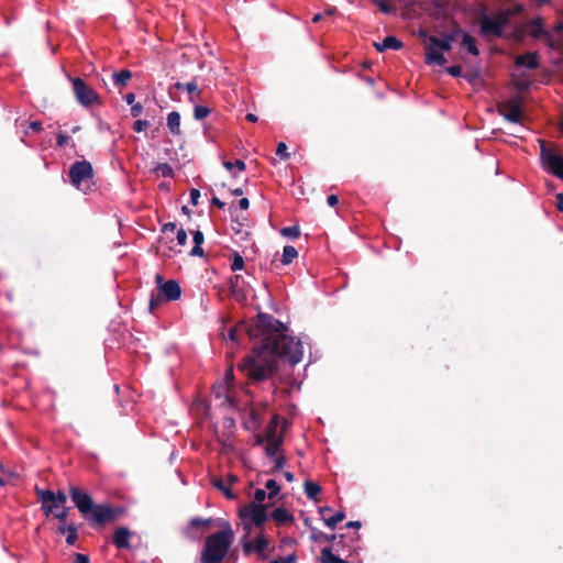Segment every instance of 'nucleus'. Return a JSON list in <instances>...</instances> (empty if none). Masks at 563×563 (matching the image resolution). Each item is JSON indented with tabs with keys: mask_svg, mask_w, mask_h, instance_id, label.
I'll return each instance as SVG.
<instances>
[{
	"mask_svg": "<svg viewBox=\"0 0 563 563\" xmlns=\"http://www.w3.org/2000/svg\"><path fill=\"white\" fill-rule=\"evenodd\" d=\"M175 229H176V224L173 223V222H168V223H165L163 225L162 231L166 233V232H169V231H174Z\"/></svg>",
	"mask_w": 563,
	"mask_h": 563,
	"instance_id": "obj_56",
	"label": "nucleus"
},
{
	"mask_svg": "<svg viewBox=\"0 0 563 563\" xmlns=\"http://www.w3.org/2000/svg\"><path fill=\"white\" fill-rule=\"evenodd\" d=\"M345 518V515L343 511H338L335 515L324 518V523L327 527L333 529L339 522H341Z\"/></svg>",
	"mask_w": 563,
	"mask_h": 563,
	"instance_id": "obj_32",
	"label": "nucleus"
},
{
	"mask_svg": "<svg viewBox=\"0 0 563 563\" xmlns=\"http://www.w3.org/2000/svg\"><path fill=\"white\" fill-rule=\"evenodd\" d=\"M210 113V109L205 106H196L194 111V117L196 120H202L207 118Z\"/></svg>",
	"mask_w": 563,
	"mask_h": 563,
	"instance_id": "obj_35",
	"label": "nucleus"
},
{
	"mask_svg": "<svg viewBox=\"0 0 563 563\" xmlns=\"http://www.w3.org/2000/svg\"><path fill=\"white\" fill-rule=\"evenodd\" d=\"M500 114L509 122L521 124L522 108L519 100L507 101L499 110Z\"/></svg>",
	"mask_w": 563,
	"mask_h": 563,
	"instance_id": "obj_12",
	"label": "nucleus"
},
{
	"mask_svg": "<svg viewBox=\"0 0 563 563\" xmlns=\"http://www.w3.org/2000/svg\"><path fill=\"white\" fill-rule=\"evenodd\" d=\"M200 198V191L198 189H191L190 190V201L194 206L198 205Z\"/></svg>",
	"mask_w": 563,
	"mask_h": 563,
	"instance_id": "obj_49",
	"label": "nucleus"
},
{
	"mask_svg": "<svg viewBox=\"0 0 563 563\" xmlns=\"http://www.w3.org/2000/svg\"><path fill=\"white\" fill-rule=\"evenodd\" d=\"M212 205L217 206L218 208L222 209L224 207V202L221 201L219 198L214 197L212 198Z\"/></svg>",
	"mask_w": 563,
	"mask_h": 563,
	"instance_id": "obj_59",
	"label": "nucleus"
},
{
	"mask_svg": "<svg viewBox=\"0 0 563 563\" xmlns=\"http://www.w3.org/2000/svg\"><path fill=\"white\" fill-rule=\"evenodd\" d=\"M283 443L282 434L277 433V426H271L266 434L265 451L269 457L278 455L279 448Z\"/></svg>",
	"mask_w": 563,
	"mask_h": 563,
	"instance_id": "obj_13",
	"label": "nucleus"
},
{
	"mask_svg": "<svg viewBox=\"0 0 563 563\" xmlns=\"http://www.w3.org/2000/svg\"><path fill=\"white\" fill-rule=\"evenodd\" d=\"M446 71L453 76V77H457L461 75V71H462V68L461 66H451L449 68H446Z\"/></svg>",
	"mask_w": 563,
	"mask_h": 563,
	"instance_id": "obj_51",
	"label": "nucleus"
},
{
	"mask_svg": "<svg viewBox=\"0 0 563 563\" xmlns=\"http://www.w3.org/2000/svg\"><path fill=\"white\" fill-rule=\"evenodd\" d=\"M223 166L232 172L234 167H236L240 172L245 169V163L241 159H236L234 163L232 162H223Z\"/></svg>",
	"mask_w": 563,
	"mask_h": 563,
	"instance_id": "obj_38",
	"label": "nucleus"
},
{
	"mask_svg": "<svg viewBox=\"0 0 563 563\" xmlns=\"http://www.w3.org/2000/svg\"><path fill=\"white\" fill-rule=\"evenodd\" d=\"M186 91L189 93L188 100L192 103L197 102L200 91L195 80L186 84Z\"/></svg>",
	"mask_w": 563,
	"mask_h": 563,
	"instance_id": "obj_31",
	"label": "nucleus"
},
{
	"mask_svg": "<svg viewBox=\"0 0 563 563\" xmlns=\"http://www.w3.org/2000/svg\"><path fill=\"white\" fill-rule=\"evenodd\" d=\"M112 77H113L114 85L117 87H123L131 79L132 73L130 70L124 69L119 73H114L112 75Z\"/></svg>",
	"mask_w": 563,
	"mask_h": 563,
	"instance_id": "obj_25",
	"label": "nucleus"
},
{
	"mask_svg": "<svg viewBox=\"0 0 563 563\" xmlns=\"http://www.w3.org/2000/svg\"><path fill=\"white\" fill-rule=\"evenodd\" d=\"M272 459H273V463H274V465H273V471L274 472L275 471H279L280 468L284 467V465H285V457L284 456L276 455V456H274Z\"/></svg>",
	"mask_w": 563,
	"mask_h": 563,
	"instance_id": "obj_46",
	"label": "nucleus"
},
{
	"mask_svg": "<svg viewBox=\"0 0 563 563\" xmlns=\"http://www.w3.org/2000/svg\"><path fill=\"white\" fill-rule=\"evenodd\" d=\"M167 128L173 135H180V114L177 111H172L168 113Z\"/></svg>",
	"mask_w": 563,
	"mask_h": 563,
	"instance_id": "obj_21",
	"label": "nucleus"
},
{
	"mask_svg": "<svg viewBox=\"0 0 563 563\" xmlns=\"http://www.w3.org/2000/svg\"><path fill=\"white\" fill-rule=\"evenodd\" d=\"M88 515H90V519L98 525L111 521L115 517L112 508L107 505H95Z\"/></svg>",
	"mask_w": 563,
	"mask_h": 563,
	"instance_id": "obj_14",
	"label": "nucleus"
},
{
	"mask_svg": "<svg viewBox=\"0 0 563 563\" xmlns=\"http://www.w3.org/2000/svg\"><path fill=\"white\" fill-rule=\"evenodd\" d=\"M155 280L157 284L158 291L156 295L153 294L151 297V310H154L156 307H158L163 299L167 301H174L180 298L181 289L176 280L169 279L167 282H164L162 275L159 274L156 275Z\"/></svg>",
	"mask_w": 563,
	"mask_h": 563,
	"instance_id": "obj_6",
	"label": "nucleus"
},
{
	"mask_svg": "<svg viewBox=\"0 0 563 563\" xmlns=\"http://www.w3.org/2000/svg\"><path fill=\"white\" fill-rule=\"evenodd\" d=\"M156 172L163 177H170L173 175V168L166 163L159 164L156 167Z\"/></svg>",
	"mask_w": 563,
	"mask_h": 563,
	"instance_id": "obj_40",
	"label": "nucleus"
},
{
	"mask_svg": "<svg viewBox=\"0 0 563 563\" xmlns=\"http://www.w3.org/2000/svg\"><path fill=\"white\" fill-rule=\"evenodd\" d=\"M265 488L268 490V498L273 499L279 493V485L275 479H268L265 483Z\"/></svg>",
	"mask_w": 563,
	"mask_h": 563,
	"instance_id": "obj_33",
	"label": "nucleus"
},
{
	"mask_svg": "<svg viewBox=\"0 0 563 563\" xmlns=\"http://www.w3.org/2000/svg\"><path fill=\"white\" fill-rule=\"evenodd\" d=\"M272 518L279 525H285L294 520L292 515L284 508L275 509L272 512Z\"/></svg>",
	"mask_w": 563,
	"mask_h": 563,
	"instance_id": "obj_23",
	"label": "nucleus"
},
{
	"mask_svg": "<svg viewBox=\"0 0 563 563\" xmlns=\"http://www.w3.org/2000/svg\"><path fill=\"white\" fill-rule=\"evenodd\" d=\"M78 539V534H77V529L76 527L74 526H67V537H66V542L67 544L69 545H73L75 544V542L77 541Z\"/></svg>",
	"mask_w": 563,
	"mask_h": 563,
	"instance_id": "obj_37",
	"label": "nucleus"
},
{
	"mask_svg": "<svg viewBox=\"0 0 563 563\" xmlns=\"http://www.w3.org/2000/svg\"><path fill=\"white\" fill-rule=\"evenodd\" d=\"M346 527L347 528L358 529V528H361V522L360 521H349L346 523Z\"/></svg>",
	"mask_w": 563,
	"mask_h": 563,
	"instance_id": "obj_61",
	"label": "nucleus"
},
{
	"mask_svg": "<svg viewBox=\"0 0 563 563\" xmlns=\"http://www.w3.org/2000/svg\"><path fill=\"white\" fill-rule=\"evenodd\" d=\"M257 330H251V336H262L261 347L254 349L253 354L246 356L240 364L249 377L262 380L269 377L275 367V358L288 363L290 366L298 364L303 355L302 342L286 333V327L271 316L260 314Z\"/></svg>",
	"mask_w": 563,
	"mask_h": 563,
	"instance_id": "obj_1",
	"label": "nucleus"
},
{
	"mask_svg": "<svg viewBox=\"0 0 563 563\" xmlns=\"http://www.w3.org/2000/svg\"><path fill=\"white\" fill-rule=\"evenodd\" d=\"M70 184L82 192H87L92 184L93 169L88 161L75 162L68 172Z\"/></svg>",
	"mask_w": 563,
	"mask_h": 563,
	"instance_id": "obj_5",
	"label": "nucleus"
},
{
	"mask_svg": "<svg viewBox=\"0 0 563 563\" xmlns=\"http://www.w3.org/2000/svg\"><path fill=\"white\" fill-rule=\"evenodd\" d=\"M212 484H213L214 487H217L219 490H221L228 499H234L235 498V495L229 488V484H227L223 479H221V478H213L212 479Z\"/></svg>",
	"mask_w": 563,
	"mask_h": 563,
	"instance_id": "obj_27",
	"label": "nucleus"
},
{
	"mask_svg": "<svg viewBox=\"0 0 563 563\" xmlns=\"http://www.w3.org/2000/svg\"><path fill=\"white\" fill-rule=\"evenodd\" d=\"M426 62L427 64H435L442 66L446 63V58L435 46L431 45L430 42L427 41L426 44Z\"/></svg>",
	"mask_w": 563,
	"mask_h": 563,
	"instance_id": "obj_15",
	"label": "nucleus"
},
{
	"mask_svg": "<svg viewBox=\"0 0 563 563\" xmlns=\"http://www.w3.org/2000/svg\"><path fill=\"white\" fill-rule=\"evenodd\" d=\"M69 140H70L69 136H67L63 132H58L56 134V143H57L58 147H64V146L68 145Z\"/></svg>",
	"mask_w": 563,
	"mask_h": 563,
	"instance_id": "obj_45",
	"label": "nucleus"
},
{
	"mask_svg": "<svg viewBox=\"0 0 563 563\" xmlns=\"http://www.w3.org/2000/svg\"><path fill=\"white\" fill-rule=\"evenodd\" d=\"M320 492L321 487L317 483L310 481L305 483V493L309 499L316 500Z\"/></svg>",
	"mask_w": 563,
	"mask_h": 563,
	"instance_id": "obj_29",
	"label": "nucleus"
},
{
	"mask_svg": "<svg viewBox=\"0 0 563 563\" xmlns=\"http://www.w3.org/2000/svg\"><path fill=\"white\" fill-rule=\"evenodd\" d=\"M427 41L430 42L431 45L435 46L438 49L449 52L452 46L453 37L445 36L443 38H439L437 36H429Z\"/></svg>",
	"mask_w": 563,
	"mask_h": 563,
	"instance_id": "obj_22",
	"label": "nucleus"
},
{
	"mask_svg": "<svg viewBox=\"0 0 563 563\" xmlns=\"http://www.w3.org/2000/svg\"><path fill=\"white\" fill-rule=\"evenodd\" d=\"M69 508L62 506L60 508H55V512H51L55 518L60 521H65L68 516Z\"/></svg>",
	"mask_w": 563,
	"mask_h": 563,
	"instance_id": "obj_39",
	"label": "nucleus"
},
{
	"mask_svg": "<svg viewBox=\"0 0 563 563\" xmlns=\"http://www.w3.org/2000/svg\"><path fill=\"white\" fill-rule=\"evenodd\" d=\"M203 240H205V238H203V233L201 231L197 230L194 232L195 246L190 251L191 256H202L203 255V250L201 247Z\"/></svg>",
	"mask_w": 563,
	"mask_h": 563,
	"instance_id": "obj_24",
	"label": "nucleus"
},
{
	"mask_svg": "<svg viewBox=\"0 0 563 563\" xmlns=\"http://www.w3.org/2000/svg\"><path fill=\"white\" fill-rule=\"evenodd\" d=\"M374 46L378 52H384L386 49H399L402 43L395 36H387L382 43H374Z\"/></svg>",
	"mask_w": 563,
	"mask_h": 563,
	"instance_id": "obj_20",
	"label": "nucleus"
},
{
	"mask_svg": "<svg viewBox=\"0 0 563 563\" xmlns=\"http://www.w3.org/2000/svg\"><path fill=\"white\" fill-rule=\"evenodd\" d=\"M276 154L283 159L289 158V153L287 152V145L284 142L278 143L277 148H276Z\"/></svg>",
	"mask_w": 563,
	"mask_h": 563,
	"instance_id": "obj_43",
	"label": "nucleus"
},
{
	"mask_svg": "<svg viewBox=\"0 0 563 563\" xmlns=\"http://www.w3.org/2000/svg\"><path fill=\"white\" fill-rule=\"evenodd\" d=\"M214 397L221 400V405L236 406L234 375L232 367L228 368L224 378L213 385Z\"/></svg>",
	"mask_w": 563,
	"mask_h": 563,
	"instance_id": "obj_8",
	"label": "nucleus"
},
{
	"mask_svg": "<svg viewBox=\"0 0 563 563\" xmlns=\"http://www.w3.org/2000/svg\"><path fill=\"white\" fill-rule=\"evenodd\" d=\"M211 519H202V518H192L190 520V527L194 528H200V527H207L211 523Z\"/></svg>",
	"mask_w": 563,
	"mask_h": 563,
	"instance_id": "obj_42",
	"label": "nucleus"
},
{
	"mask_svg": "<svg viewBox=\"0 0 563 563\" xmlns=\"http://www.w3.org/2000/svg\"><path fill=\"white\" fill-rule=\"evenodd\" d=\"M239 206H240L241 209L246 210L249 208V206H250L249 199L247 198L240 199Z\"/></svg>",
	"mask_w": 563,
	"mask_h": 563,
	"instance_id": "obj_57",
	"label": "nucleus"
},
{
	"mask_svg": "<svg viewBox=\"0 0 563 563\" xmlns=\"http://www.w3.org/2000/svg\"><path fill=\"white\" fill-rule=\"evenodd\" d=\"M321 562L322 563H347L345 560L340 559L334 555L330 548H324L321 551Z\"/></svg>",
	"mask_w": 563,
	"mask_h": 563,
	"instance_id": "obj_28",
	"label": "nucleus"
},
{
	"mask_svg": "<svg viewBox=\"0 0 563 563\" xmlns=\"http://www.w3.org/2000/svg\"><path fill=\"white\" fill-rule=\"evenodd\" d=\"M280 232L284 236L291 239H296L300 235V230L296 225L283 228Z\"/></svg>",
	"mask_w": 563,
	"mask_h": 563,
	"instance_id": "obj_36",
	"label": "nucleus"
},
{
	"mask_svg": "<svg viewBox=\"0 0 563 563\" xmlns=\"http://www.w3.org/2000/svg\"><path fill=\"white\" fill-rule=\"evenodd\" d=\"M376 5L379 8V10L386 14L395 12V8L388 4L385 0H376Z\"/></svg>",
	"mask_w": 563,
	"mask_h": 563,
	"instance_id": "obj_41",
	"label": "nucleus"
},
{
	"mask_svg": "<svg viewBox=\"0 0 563 563\" xmlns=\"http://www.w3.org/2000/svg\"><path fill=\"white\" fill-rule=\"evenodd\" d=\"M540 161L542 167L563 180V156L560 155L553 144L549 145L544 140L539 139Z\"/></svg>",
	"mask_w": 563,
	"mask_h": 563,
	"instance_id": "obj_4",
	"label": "nucleus"
},
{
	"mask_svg": "<svg viewBox=\"0 0 563 563\" xmlns=\"http://www.w3.org/2000/svg\"><path fill=\"white\" fill-rule=\"evenodd\" d=\"M298 256L296 247L286 245L283 249L282 263L284 265L290 264Z\"/></svg>",
	"mask_w": 563,
	"mask_h": 563,
	"instance_id": "obj_26",
	"label": "nucleus"
},
{
	"mask_svg": "<svg viewBox=\"0 0 563 563\" xmlns=\"http://www.w3.org/2000/svg\"><path fill=\"white\" fill-rule=\"evenodd\" d=\"M517 66L526 67L528 69H536L539 66V58L537 53H527L517 56L515 60Z\"/></svg>",
	"mask_w": 563,
	"mask_h": 563,
	"instance_id": "obj_18",
	"label": "nucleus"
},
{
	"mask_svg": "<svg viewBox=\"0 0 563 563\" xmlns=\"http://www.w3.org/2000/svg\"><path fill=\"white\" fill-rule=\"evenodd\" d=\"M327 202L330 207H334L338 205L339 202V198L338 196L335 195H330L328 198H327Z\"/></svg>",
	"mask_w": 563,
	"mask_h": 563,
	"instance_id": "obj_54",
	"label": "nucleus"
},
{
	"mask_svg": "<svg viewBox=\"0 0 563 563\" xmlns=\"http://www.w3.org/2000/svg\"><path fill=\"white\" fill-rule=\"evenodd\" d=\"M510 13L499 11L493 15L484 14L479 20L481 32L485 37H501L509 22Z\"/></svg>",
	"mask_w": 563,
	"mask_h": 563,
	"instance_id": "obj_7",
	"label": "nucleus"
},
{
	"mask_svg": "<svg viewBox=\"0 0 563 563\" xmlns=\"http://www.w3.org/2000/svg\"><path fill=\"white\" fill-rule=\"evenodd\" d=\"M236 482H238V476H235V475H233V474H230V475L228 476V479H227V482H225V483H227V484H229V485H232V484H234V483H236Z\"/></svg>",
	"mask_w": 563,
	"mask_h": 563,
	"instance_id": "obj_63",
	"label": "nucleus"
},
{
	"mask_svg": "<svg viewBox=\"0 0 563 563\" xmlns=\"http://www.w3.org/2000/svg\"><path fill=\"white\" fill-rule=\"evenodd\" d=\"M130 538H131L130 530L125 527H120L114 531L113 543L119 549H128V548H130V542H129Z\"/></svg>",
	"mask_w": 563,
	"mask_h": 563,
	"instance_id": "obj_16",
	"label": "nucleus"
},
{
	"mask_svg": "<svg viewBox=\"0 0 563 563\" xmlns=\"http://www.w3.org/2000/svg\"><path fill=\"white\" fill-rule=\"evenodd\" d=\"M266 496H268V494H266V490L258 488L255 490L253 503H255L257 505H262V503L265 500Z\"/></svg>",
	"mask_w": 563,
	"mask_h": 563,
	"instance_id": "obj_44",
	"label": "nucleus"
},
{
	"mask_svg": "<svg viewBox=\"0 0 563 563\" xmlns=\"http://www.w3.org/2000/svg\"><path fill=\"white\" fill-rule=\"evenodd\" d=\"M29 129L34 132H38L42 130V123L40 121H33L30 123Z\"/></svg>",
	"mask_w": 563,
	"mask_h": 563,
	"instance_id": "obj_55",
	"label": "nucleus"
},
{
	"mask_svg": "<svg viewBox=\"0 0 563 563\" xmlns=\"http://www.w3.org/2000/svg\"><path fill=\"white\" fill-rule=\"evenodd\" d=\"M556 208L563 211V195L561 194L556 196Z\"/></svg>",
	"mask_w": 563,
	"mask_h": 563,
	"instance_id": "obj_58",
	"label": "nucleus"
},
{
	"mask_svg": "<svg viewBox=\"0 0 563 563\" xmlns=\"http://www.w3.org/2000/svg\"><path fill=\"white\" fill-rule=\"evenodd\" d=\"M239 515L246 537L251 533L253 527L262 528L268 520L266 507L255 503H250L249 505L240 508Z\"/></svg>",
	"mask_w": 563,
	"mask_h": 563,
	"instance_id": "obj_3",
	"label": "nucleus"
},
{
	"mask_svg": "<svg viewBox=\"0 0 563 563\" xmlns=\"http://www.w3.org/2000/svg\"><path fill=\"white\" fill-rule=\"evenodd\" d=\"M36 495L46 516H49L51 512H55V508L65 506L67 501V496L63 492L54 493L48 489H36Z\"/></svg>",
	"mask_w": 563,
	"mask_h": 563,
	"instance_id": "obj_9",
	"label": "nucleus"
},
{
	"mask_svg": "<svg viewBox=\"0 0 563 563\" xmlns=\"http://www.w3.org/2000/svg\"><path fill=\"white\" fill-rule=\"evenodd\" d=\"M150 125V122L146 120H137L133 124V130L135 132H142L144 129H146Z\"/></svg>",
	"mask_w": 563,
	"mask_h": 563,
	"instance_id": "obj_47",
	"label": "nucleus"
},
{
	"mask_svg": "<svg viewBox=\"0 0 563 563\" xmlns=\"http://www.w3.org/2000/svg\"><path fill=\"white\" fill-rule=\"evenodd\" d=\"M295 559H296L295 555L290 554V555H288L286 558H283L282 562H279V563H294Z\"/></svg>",
	"mask_w": 563,
	"mask_h": 563,
	"instance_id": "obj_60",
	"label": "nucleus"
},
{
	"mask_svg": "<svg viewBox=\"0 0 563 563\" xmlns=\"http://www.w3.org/2000/svg\"><path fill=\"white\" fill-rule=\"evenodd\" d=\"M287 384L290 387V389L292 390V389H299L301 382H299L296 378H287Z\"/></svg>",
	"mask_w": 563,
	"mask_h": 563,
	"instance_id": "obj_53",
	"label": "nucleus"
},
{
	"mask_svg": "<svg viewBox=\"0 0 563 563\" xmlns=\"http://www.w3.org/2000/svg\"><path fill=\"white\" fill-rule=\"evenodd\" d=\"M71 82L76 100L81 106L89 107L98 102V93L92 88L87 86V84L81 78H74L71 79Z\"/></svg>",
	"mask_w": 563,
	"mask_h": 563,
	"instance_id": "obj_10",
	"label": "nucleus"
},
{
	"mask_svg": "<svg viewBox=\"0 0 563 563\" xmlns=\"http://www.w3.org/2000/svg\"><path fill=\"white\" fill-rule=\"evenodd\" d=\"M526 32L534 38H539L547 34V30L543 26V22L540 18H536L525 25Z\"/></svg>",
	"mask_w": 563,
	"mask_h": 563,
	"instance_id": "obj_17",
	"label": "nucleus"
},
{
	"mask_svg": "<svg viewBox=\"0 0 563 563\" xmlns=\"http://www.w3.org/2000/svg\"><path fill=\"white\" fill-rule=\"evenodd\" d=\"M142 111H143V107H142V104H141V103H135V104H133V106H132V108H131V114H132V117H134V118H136V117L141 115Z\"/></svg>",
	"mask_w": 563,
	"mask_h": 563,
	"instance_id": "obj_50",
	"label": "nucleus"
},
{
	"mask_svg": "<svg viewBox=\"0 0 563 563\" xmlns=\"http://www.w3.org/2000/svg\"><path fill=\"white\" fill-rule=\"evenodd\" d=\"M125 101L128 104H132L133 106V102H134V99H135V96L133 93H128L125 97H124Z\"/></svg>",
	"mask_w": 563,
	"mask_h": 563,
	"instance_id": "obj_62",
	"label": "nucleus"
},
{
	"mask_svg": "<svg viewBox=\"0 0 563 563\" xmlns=\"http://www.w3.org/2000/svg\"><path fill=\"white\" fill-rule=\"evenodd\" d=\"M234 534L230 526L225 529L209 536L206 540L205 550L201 555L202 563H219L223 560L230 545L232 544Z\"/></svg>",
	"mask_w": 563,
	"mask_h": 563,
	"instance_id": "obj_2",
	"label": "nucleus"
},
{
	"mask_svg": "<svg viewBox=\"0 0 563 563\" xmlns=\"http://www.w3.org/2000/svg\"><path fill=\"white\" fill-rule=\"evenodd\" d=\"M69 495L73 503L82 515L87 516L90 512V510H92V507L95 505L92 498L87 493L80 490L76 486H70Z\"/></svg>",
	"mask_w": 563,
	"mask_h": 563,
	"instance_id": "obj_11",
	"label": "nucleus"
},
{
	"mask_svg": "<svg viewBox=\"0 0 563 563\" xmlns=\"http://www.w3.org/2000/svg\"><path fill=\"white\" fill-rule=\"evenodd\" d=\"M228 336H229V339L231 341H235L236 340V330L235 329H230Z\"/></svg>",
	"mask_w": 563,
	"mask_h": 563,
	"instance_id": "obj_64",
	"label": "nucleus"
},
{
	"mask_svg": "<svg viewBox=\"0 0 563 563\" xmlns=\"http://www.w3.org/2000/svg\"><path fill=\"white\" fill-rule=\"evenodd\" d=\"M267 548H268V540L263 533H261L253 541H250L244 545V549L247 552L256 551V552L263 553Z\"/></svg>",
	"mask_w": 563,
	"mask_h": 563,
	"instance_id": "obj_19",
	"label": "nucleus"
},
{
	"mask_svg": "<svg viewBox=\"0 0 563 563\" xmlns=\"http://www.w3.org/2000/svg\"><path fill=\"white\" fill-rule=\"evenodd\" d=\"M463 47H465L472 55L477 56L478 55V48L475 43V38L471 36L470 34H464L463 41H462Z\"/></svg>",
	"mask_w": 563,
	"mask_h": 563,
	"instance_id": "obj_30",
	"label": "nucleus"
},
{
	"mask_svg": "<svg viewBox=\"0 0 563 563\" xmlns=\"http://www.w3.org/2000/svg\"><path fill=\"white\" fill-rule=\"evenodd\" d=\"M74 563H89V558L85 554L76 553Z\"/></svg>",
	"mask_w": 563,
	"mask_h": 563,
	"instance_id": "obj_52",
	"label": "nucleus"
},
{
	"mask_svg": "<svg viewBox=\"0 0 563 563\" xmlns=\"http://www.w3.org/2000/svg\"><path fill=\"white\" fill-rule=\"evenodd\" d=\"M243 267H244L243 257L238 252H234L232 254L231 271L238 272V271L243 269Z\"/></svg>",
	"mask_w": 563,
	"mask_h": 563,
	"instance_id": "obj_34",
	"label": "nucleus"
},
{
	"mask_svg": "<svg viewBox=\"0 0 563 563\" xmlns=\"http://www.w3.org/2000/svg\"><path fill=\"white\" fill-rule=\"evenodd\" d=\"M187 233L184 229H179L177 231V242L179 245H185L187 243Z\"/></svg>",
	"mask_w": 563,
	"mask_h": 563,
	"instance_id": "obj_48",
	"label": "nucleus"
}]
</instances>
